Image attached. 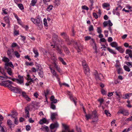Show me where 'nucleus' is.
Returning a JSON list of instances; mask_svg holds the SVG:
<instances>
[{
	"instance_id": "obj_1",
	"label": "nucleus",
	"mask_w": 132,
	"mask_h": 132,
	"mask_svg": "<svg viewBox=\"0 0 132 132\" xmlns=\"http://www.w3.org/2000/svg\"><path fill=\"white\" fill-rule=\"evenodd\" d=\"M64 39L68 45H70L72 43L73 44L75 48L78 52H80L82 50L83 47L79 41L76 42L73 40L70 41L68 36Z\"/></svg>"
},
{
	"instance_id": "obj_2",
	"label": "nucleus",
	"mask_w": 132,
	"mask_h": 132,
	"mask_svg": "<svg viewBox=\"0 0 132 132\" xmlns=\"http://www.w3.org/2000/svg\"><path fill=\"white\" fill-rule=\"evenodd\" d=\"M19 79H16L13 78L11 79V80L13 81H16V82L20 84H21L23 82V78L22 76H21L20 75L18 76Z\"/></svg>"
},
{
	"instance_id": "obj_3",
	"label": "nucleus",
	"mask_w": 132,
	"mask_h": 132,
	"mask_svg": "<svg viewBox=\"0 0 132 132\" xmlns=\"http://www.w3.org/2000/svg\"><path fill=\"white\" fill-rule=\"evenodd\" d=\"M36 22L35 24L38 26L40 28L43 27V24L42 20L41 19L39 18H37L36 19Z\"/></svg>"
},
{
	"instance_id": "obj_4",
	"label": "nucleus",
	"mask_w": 132,
	"mask_h": 132,
	"mask_svg": "<svg viewBox=\"0 0 132 132\" xmlns=\"http://www.w3.org/2000/svg\"><path fill=\"white\" fill-rule=\"evenodd\" d=\"M92 117H93V119L94 118L95 120H93L92 122H96L98 120V116L97 114V112L96 111H94L92 112Z\"/></svg>"
},
{
	"instance_id": "obj_5",
	"label": "nucleus",
	"mask_w": 132,
	"mask_h": 132,
	"mask_svg": "<svg viewBox=\"0 0 132 132\" xmlns=\"http://www.w3.org/2000/svg\"><path fill=\"white\" fill-rule=\"evenodd\" d=\"M14 53V50L13 48L9 49L7 52V55L9 58L11 59L13 57V55Z\"/></svg>"
},
{
	"instance_id": "obj_6",
	"label": "nucleus",
	"mask_w": 132,
	"mask_h": 132,
	"mask_svg": "<svg viewBox=\"0 0 132 132\" xmlns=\"http://www.w3.org/2000/svg\"><path fill=\"white\" fill-rule=\"evenodd\" d=\"M4 68L6 70V72L9 75L11 76H13V74L12 72V71L11 68L10 67H6Z\"/></svg>"
},
{
	"instance_id": "obj_7",
	"label": "nucleus",
	"mask_w": 132,
	"mask_h": 132,
	"mask_svg": "<svg viewBox=\"0 0 132 132\" xmlns=\"http://www.w3.org/2000/svg\"><path fill=\"white\" fill-rule=\"evenodd\" d=\"M62 126L64 128L65 130H63L62 132H74L73 130L70 131L67 125H65L63 123L62 124Z\"/></svg>"
},
{
	"instance_id": "obj_8",
	"label": "nucleus",
	"mask_w": 132,
	"mask_h": 132,
	"mask_svg": "<svg viewBox=\"0 0 132 132\" xmlns=\"http://www.w3.org/2000/svg\"><path fill=\"white\" fill-rule=\"evenodd\" d=\"M83 68L84 70V72L85 73L88 77L90 75L89 70L88 66Z\"/></svg>"
},
{
	"instance_id": "obj_9",
	"label": "nucleus",
	"mask_w": 132,
	"mask_h": 132,
	"mask_svg": "<svg viewBox=\"0 0 132 132\" xmlns=\"http://www.w3.org/2000/svg\"><path fill=\"white\" fill-rule=\"evenodd\" d=\"M21 92H22V95L23 97H24L28 101H30V98L28 96L26 93L25 92L21 91Z\"/></svg>"
},
{
	"instance_id": "obj_10",
	"label": "nucleus",
	"mask_w": 132,
	"mask_h": 132,
	"mask_svg": "<svg viewBox=\"0 0 132 132\" xmlns=\"http://www.w3.org/2000/svg\"><path fill=\"white\" fill-rule=\"evenodd\" d=\"M12 90H13L15 91V92L17 93L20 94L21 92V89L15 87L13 86V88L12 89Z\"/></svg>"
},
{
	"instance_id": "obj_11",
	"label": "nucleus",
	"mask_w": 132,
	"mask_h": 132,
	"mask_svg": "<svg viewBox=\"0 0 132 132\" xmlns=\"http://www.w3.org/2000/svg\"><path fill=\"white\" fill-rule=\"evenodd\" d=\"M59 126V124L57 122L55 123L54 124H52L50 126L51 129H53L55 128H57Z\"/></svg>"
},
{
	"instance_id": "obj_12",
	"label": "nucleus",
	"mask_w": 132,
	"mask_h": 132,
	"mask_svg": "<svg viewBox=\"0 0 132 132\" xmlns=\"http://www.w3.org/2000/svg\"><path fill=\"white\" fill-rule=\"evenodd\" d=\"M7 124L10 128L14 127V124L12 123V121L10 119L7 120Z\"/></svg>"
},
{
	"instance_id": "obj_13",
	"label": "nucleus",
	"mask_w": 132,
	"mask_h": 132,
	"mask_svg": "<svg viewBox=\"0 0 132 132\" xmlns=\"http://www.w3.org/2000/svg\"><path fill=\"white\" fill-rule=\"evenodd\" d=\"M68 94L70 98V99L72 101L74 102V103L75 105H76V98H73L72 96V94L69 92H68Z\"/></svg>"
},
{
	"instance_id": "obj_14",
	"label": "nucleus",
	"mask_w": 132,
	"mask_h": 132,
	"mask_svg": "<svg viewBox=\"0 0 132 132\" xmlns=\"http://www.w3.org/2000/svg\"><path fill=\"white\" fill-rule=\"evenodd\" d=\"M9 66L12 68H13L14 67V66L11 62H9L7 63H5V64L4 67H9Z\"/></svg>"
},
{
	"instance_id": "obj_15",
	"label": "nucleus",
	"mask_w": 132,
	"mask_h": 132,
	"mask_svg": "<svg viewBox=\"0 0 132 132\" xmlns=\"http://www.w3.org/2000/svg\"><path fill=\"white\" fill-rule=\"evenodd\" d=\"M50 100L52 102L51 103H55L57 102V100L56 99H55L54 97V96H52L50 98Z\"/></svg>"
},
{
	"instance_id": "obj_16",
	"label": "nucleus",
	"mask_w": 132,
	"mask_h": 132,
	"mask_svg": "<svg viewBox=\"0 0 132 132\" xmlns=\"http://www.w3.org/2000/svg\"><path fill=\"white\" fill-rule=\"evenodd\" d=\"M29 107L27 106L25 108V113L27 115V117L28 118L29 117Z\"/></svg>"
},
{
	"instance_id": "obj_17",
	"label": "nucleus",
	"mask_w": 132,
	"mask_h": 132,
	"mask_svg": "<svg viewBox=\"0 0 132 132\" xmlns=\"http://www.w3.org/2000/svg\"><path fill=\"white\" fill-rule=\"evenodd\" d=\"M18 114L16 112L13 111L11 112V117L12 118H17L16 116Z\"/></svg>"
},
{
	"instance_id": "obj_18",
	"label": "nucleus",
	"mask_w": 132,
	"mask_h": 132,
	"mask_svg": "<svg viewBox=\"0 0 132 132\" xmlns=\"http://www.w3.org/2000/svg\"><path fill=\"white\" fill-rule=\"evenodd\" d=\"M32 82L33 83L34 82V80L33 79H28L27 82L26 83L25 85L26 86H28L29 85L31 84Z\"/></svg>"
},
{
	"instance_id": "obj_19",
	"label": "nucleus",
	"mask_w": 132,
	"mask_h": 132,
	"mask_svg": "<svg viewBox=\"0 0 132 132\" xmlns=\"http://www.w3.org/2000/svg\"><path fill=\"white\" fill-rule=\"evenodd\" d=\"M49 53L50 54L51 56V58L52 60H53L54 62L56 60V56L53 53H50L49 52Z\"/></svg>"
},
{
	"instance_id": "obj_20",
	"label": "nucleus",
	"mask_w": 132,
	"mask_h": 132,
	"mask_svg": "<svg viewBox=\"0 0 132 132\" xmlns=\"http://www.w3.org/2000/svg\"><path fill=\"white\" fill-rule=\"evenodd\" d=\"M95 77L96 80L99 79L100 80H101V78H102L103 77V75L101 73L98 74Z\"/></svg>"
},
{
	"instance_id": "obj_21",
	"label": "nucleus",
	"mask_w": 132,
	"mask_h": 132,
	"mask_svg": "<svg viewBox=\"0 0 132 132\" xmlns=\"http://www.w3.org/2000/svg\"><path fill=\"white\" fill-rule=\"evenodd\" d=\"M33 51L34 54H35V57H37L39 55V53L37 50L35 48H34L33 49Z\"/></svg>"
},
{
	"instance_id": "obj_22",
	"label": "nucleus",
	"mask_w": 132,
	"mask_h": 132,
	"mask_svg": "<svg viewBox=\"0 0 132 132\" xmlns=\"http://www.w3.org/2000/svg\"><path fill=\"white\" fill-rule=\"evenodd\" d=\"M39 76L41 78L43 77V72L42 70L37 71Z\"/></svg>"
},
{
	"instance_id": "obj_23",
	"label": "nucleus",
	"mask_w": 132,
	"mask_h": 132,
	"mask_svg": "<svg viewBox=\"0 0 132 132\" xmlns=\"http://www.w3.org/2000/svg\"><path fill=\"white\" fill-rule=\"evenodd\" d=\"M90 39V44H92L93 46L94 45L95 46V47H93L94 48L96 49V46L94 39L93 38L91 39Z\"/></svg>"
},
{
	"instance_id": "obj_24",
	"label": "nucleus",
	"mask_w": 132,
	"mask_h": 132,
	"mask_svg": "<svg viewBox=\"0 0 132 132\" xmlns=\"http://www.w3.org/2000/svg\"><path fill=\"white\" fill-rule=\"evenodd\" d=\"M116 49L119 51L121 53H123L124 51V50L122 49L120 46H117L116 48Z\"/></svg>"
},
{
	"instance_id": "obj_25",
	"label": "nucleus",
	"mask_w": 132,
	"mask_h": 132,
	"mask_svg": "<svg viewBox=\"0 0 132 132\" xmlns=\"http://www.w3.org/2000/svg\"><path fill=\"white\" fill-rule=\"evenodd\" d=\"M111 46L115 48L117 47L118 46V44L116 42H113L111 43L110 44Z\"/></svg>"
},
{
	"instance_id": "obj_26",
	"label": "nucleus",
	"mask_w": 132,
	"mask_h": 132,
	"mask_svg": "<svg viewBox=\"0 0 132 132\" xmlns=\"http://www.w3.org/2000/svg\"><path fill=\"white\" fill-rule=\"evenodd\" d=\"M47 122L46 119L44 118L41 120L39 122V123L41 125L43 124L44 123H46Z\"/></svg>"
},
{
	"instance_id": "obj_27",
	"label": "nucleus",
	"mask_w": 132,
	"mask_h": 132,
	"mask_svg": "<svg viewBox=\"0 0 132 132\" xmlns=\"http://www.w3.org/2000/svg\"><path fill=\"white\" fill-rule=\"evenodd\" d=\"M85 116L86 120H88L89 119H90L92 117V115L90 114H85Z\"/></svg>"
},
{
	"instance_id": "obj_28",
	"label": "nucleus",
	"mask_w": 132,
	"mask_h": 132,
	"mask_svg": "<svg viewBox=\"0 0 132 132\" xmlns=\"http://www.w3.org/2000/svg\"><path fill=\"white\" fill-rule=\"evenodd\" d=\"M51 72L53 73V75L55 76L59 80L60 79L59 78L58 75L57 74L55 71L54 70H52V71Z\"/></svg>"
},
{
	"instance_id": "obj_29",
	"label": "nucleus",
	"mask_w": 132,
	"mask_h": 132,
	"mask_svg": "<svg viewBox=\"0 0 132 132\" xmlns=\"http://www.w3.org/2000/svg\"><path fill=\"white\" fill-rule=\"evenodd\" d=\"M2 60L3 62H5L6 63L9 62L10 61L9 58L5 57H3Z\"/></svg>"
},
{
	"instance_id": "obj_30",
	"label": "nucleus",
	"mask_w": 132,
	"mask_h": 132,
	"mask_svg": "<svg viewBox=\"0 0 132 132\" xmlns=\"http://www.w3.org/2000/svg\"><path fill=\"white\" fill-rule=\"evenodd\" d=\"M57 114L56 113H53L51 114V119L52 120H53L55 118V116H56Z\"/></svg>"
},
{
	"instance_id": "obj_31",
	"label": "nucleus",
	"mask_w": 132,
	"mask_h": 132,
	"mask_svg": "<svg viewBox=\"0 0 132 132\" xmlns=\"http://www.w3.org/2000/svg\"><path fill=\"white\" fill-rule=\"evenodd\" d=\"M60 0H55L54 2V4L55 6H58L60 4Z\"/></svg>"
},
{
	"instance_id": "obj_32",
	"label": "nucleus",
	"mask_w": 132,
	"mask_h": 132,
	"mask_svg": "<svg viewBox=\"0 0 132 132\" xmlns=\"http://www.w3.org/2000/svg\"><path fill=\"white\" fill-rule=\"evenodd\" d=\"M37 2V0H32L30 5L32 6H34Z\"/></svg>"
},
{
	"instance_id": "obj_33",
	"label": "nucleus",
	"mask_w": 132,
	"mask_h": 132,
	"mask_svg": "<svg viewBox=\"0 0 132 132\" xmlns=\"http://www.w3.org/2000/svg\"><path fill=\"white\" fill-rule=\"evenodd\" d=\"M0 128L1 132H6V131H5L4 130L6 128L4 126L2 127L0 125Z\"/></svg>"
},
{
	"instance_id": "obj_34",
	"label": "nucleus",
	"mask_w": 132,
	"mask_h": 132,
	"mask_svg": "<svg viewBox=\"0 0 132 132\" xmlns=\"http://www.w3.org/2000/svg\"><path fill=\"white\" fill-rule=\"evenodd\" d=\"M107 49L108 51L111 53L114 54H116V53L114 50L110 48L109 47L107 48Z\"/></svg>"
},
{
	"instance_id": "obj_35",
	"label": "nucleus",
	"mask_w": 132,
	"mask_h": 132,
	"mask_svg": "<svg viewBox=\"0 0 132 132\" xmlns=\"http://www.w3.org/2000/svg\"><path fill=\"white\" fill-rule=\"evenodd\" d=\"M40 129L43 131H44V129H45L47 131L49 130L48 127L45 125L42 126Z\"/></svg>"
},
{
	"instance_id": "obj_36",
	"label": "nucleus",
	"mask_w": 132,
	"mask_h": 132,
	"mask_svg": "<svg viewBox=\"0 0 132 132\" xmlns=\"http://www.w3.org/2000/svg\"><path fill=\"white\" fill-rule=\"evenodd\" d=\"M64 51L65 52L66 54H68L70 52L69 50H68L67 48L65 46H64L63 47Z\"/></svg>"
},
{
	"instance_id": "obj_37",
	"label": "nucleus",
	"mask_w": 132,
	"mask_h": 132,
	"mask_svg": "<svg viewBox=\"0 0 132 132\" xmlns=\"http://www.w3.org/2000/svg\"><path fill=\"white\" fill-rule=\"evenodd\" d=\"M81 62L82 63V65L83 67L88 66L86 62L85 61L83 60L81 61Z\"/></svg>"
},
{
	"instance_id": "obj_38",
	"label": "nucleus",
	"mask_w": 132,
	"mask_h": 132,
	"mask_svg": "<svg viewBox=\"0 0 132 132\" xmlns=\"http://www.w3.org/2000/svg\"><path fill=\"white\" fill-rule=\"evenodd\" d=\"M2 85L6 87L7 85H8V82L7 81V80L5 81H2Z\"/></svg>"
},
{
	"instance_id": "obj_39",
	"label": "nucleus",
	"mask_w": 132,
	"mask_h": 132,
	"mask_svg": "<svg viewBox=\"0 0 132 132\" xmlns=\"http://www.w3.org/2000/svg\"><path fill=\"white\" fill-rule=\"evenodd\" d=\"M14 55L17 58H19L20 57V55L19 54L18 52L16 51H14Z\"/></svg>"
},
{
	"instance_id": "obj_40",
	"label": "nucleus",
	"mask_w": 132,
	"mask_h": 132,
	"mask_svg": "<svg viewBox=\"0 0 132 132\" xmlns=\"http://www.w3.org/2000/svg\"><path fill=\"white\" fill-rule=\"evenodd\" d=\"M59 60L62 63V64L64 65H66V63L64 61L62 58L61 57L59 58Z\"/></svg>"
},
{
	"instance_id": "obj_41",
	"label": "nucleus",
	"mask_w": 132,
	"mask_h": 132,
	"mask_svg": "<svg viewBox=\"0 0 132 132\" xmlns=\"http://www.w3.org/2000/svg\"><path fill=\"white\" fill-rule=\"evenodd\" d=\"M53 7V6L52 5H50L47 7L46 10L47 11L49 12L52 10Z\"/></svg>"
},
{
	"instance_id": "obj_42",
	"label": "nucleus",
	"mask_w": 132,
	"mask_h": 132,
	"mask_svg": "<svg viewBox=\"0 0 132 132\" xmlns=\"http://www.w3.org/2000/svg\"><path fill=\"white\" fill-rule=\"evenodd\" d=\"M123 68L125 70L128 72H129L130 71V69L127 66L124 65L123 67Z\"/></svg>"
},
{
	"instance_id": "obj_43",
	"label": "nucleus",
	"mask_w": 132,
	"mask_h": 132,
	"mask_svg": "<svg viewBox=\"0 0 132 132\" xmlns=\"http://www.w3.org/2000/svg\"><path fill=\"white\" fill-rule=\"evenodd\" d=\"M4 20L7 23H9L10 21L8 17L6 16L4 18Z\"/></svg>"
},
{
	"instance_id": "obj_44",
	"label": "nucleus",
	"mask_w": 132,
	"mask_h": 132,
	"mask_svg": "<svg viewBox=\"0 0 132 132\" xmlns=\"http://www.w3.org/2000/svg\"><path fill=\"white\" fill-rule=\"evenodd\" d=\"M61 35L64 38H65L68 36L66 33L64 32L61 33Z\"/></svg>"
},
{
	"instance_id": "obj_45",
	"label": "nucleus",
	"mask_w": 132,
	"mask_h": 132,
	"mask_svg": "<svg viewBox=\"0 0 132 132\" xmlns=\"http://www.w3.org/2000/svg\"><path fill=\"white\" fill-rule=\"evenodd\" d=\"M0 72H1L2 75H3L5 77H4V78H5V79H7V78H8V77L6 75V73H5L3 71H1V70H0Z\"/></svg>"
},
{
	"instance_id": "obj_46",
	"label": "nucleus",
	"mask_w": 132,
	"mask_h": 132,
	"mask_svg": "<svg viewBox=\"0 0 132 132\" xmlns=\"http://www.w3.org/2000/svg\"><path fill=\"white\" fill-rule=\"evenodd\" d=\"M132 53V51L129 49H127L126 51V54H131Z\"/></svg>"
},
{
	"instance_id": "obj_47",
	"label": "nucleus",
	"mask_w": 132,
	"mask_h": 132,
	"mask_svg": "<svg viewBox=\"0 0 132 132\" xmlns=\"http://www.w3.org/2000/svg\"><path fill=\"white\" fill-rule=\"evenodd\" d=\"M18 6L21 10H22L24 9L23 5L22 4H18Z\"/></svg>"
},
{
	"instance_id": "obj_48",
	"label": "nucleus",
	"mask_w": 132,
	"mask_h": 132,
	"mask_svg": "<svg viewBox=\"0 0 132 132\" xmlns=\"http://www.w3.org/2000/svg\"><path fill=\"white\" fill-rule=\"evenodd\" d=\"M117 70L118 73V74H120V73H123L122 71V69L121 68H119L118 69H117Z\"/></svg>"
},
{
	"instance_id": "obj_49",
	"label": "nucleus",
	"mask_w": 132,
	"mask_h": 132,
	"mask_svg": "<svg viewBox=\"0 0 132 132\" xmlns=\"http://www.w3.org/2000/svg\"><path fill=\"white\" fill-rule=\"evenodd\" d=\"M50 91L48 89H47L46 90V92H44V93L45 94V96L46 99H47L46 95H48Z\"/></svg>"
},
{
	"instance_id": "obj_50",
	"label": "nucleus",
	"mask_w": 132,
	"mask_h": 132,
	"mask_svg": "<svg viewBox=\"0 0 132 132\" xmlns=\"http://www.w3.org/2000/svg\"><path fill=\"white\" fill-rule=\"evenodd\" d=\"M13 85L9 84H8L6 86V87H8L9 88H10L11 90H12V89L13 88Z\"/></svg>"
},
{
	"instance_id": "obj_51",
	"label": "nucleus",
	"mask_w": 132,
	"mask_h": 132,
	"mask_svg": "<svg viewBox=\"0 0 132 132\" xmlns=\"http://www.w3.org/2000/svg\"><path fill=\"white\" fill-rule=\"evenodd\" d=\"M98 101L100 102V105H101L102 103L104 102V100L102 98H101L98 99Z\"/></svg>"
},
{
	"instance_id": "obj_52",
	"label": "nucleus",
	"mask_w": 132,
	"mask_h": 132,
	"mask_svg": "<svg viewBox=\"0 0 132 132\" xmlns=\"http://www.w3.org/2000/svg\"><path fill=\"white\" fill-rule=\"evenodd\" d=\"M105 114L107 115V116H110V115L111 114H110V113L108 111L106 110H105Z\"/></svg>"
},
{
	"instance_id": "obj_53",
	"label": "nucleus",
	"mask_w": 132,
	"mask_h": 132,
	"mask_svg": "<svg viewBox=\"0 0 132 132\" xmlns=\"http://www.w3.org/2000/svg\"><path fill=\"white\" fill-rule=\"evenodd\" d=\"M37 71L41 70H42L40 65V64H38L37 65Z\"/></svg>"
},
{
	"instance_id": "obj_54",
	"label": "nucleus",
	"mask_w": 132,
	"mask_h": 132,
	"mask_svg": "<svg viewBox=\"0 0 132 132\" xmlns=\"http://www.w3.org/2000/svg\"><path fill=\"white\" fill-rule=\"evenodd\" d=\"M58 52L60 54H61L62 53V50H61L60 48H59L58 47H57L56 49Z\"/></svg>"
},
{
	"instance_id": "obj_55",
	"label": "nucleus",
	"mask_w": 132,
	"mask_h": 132,
	"mask_svg": "<svg viewBox=\"0 0 132 132\" xmlns=\"http://www.w3.org/2000/svg\"><path fill=\"white\" fill-rule=\"evenodd\" d=\"M53 104L51 103V108L53 110H54L55 109V106Z\"/></svg>"
},
{
	"instance_id": "obj_56",
	"label": "nucleus",
	"mask_w": 132,
	"mask_h": 132,
	"mask_svg": "<svg viewBox=\"0 0 132 132\" xmlns=\"http://www.w3.org/2000/svg\"><path fill=\"white\" fill-rule=\"evenodd\" d=\"M47 20L45 19H44V24L45 26H47Z\"/></svg>"
},
{
	"instance_id": "obj_57",
	"label": "nucleus",
	"mask_w": 132,
	"mask_h": 132,
	"mask_svg": "<svg viewBox=\"0 0 132 132\" xmlns=\"http://www.w3.org/2000/svg\"><path fill=\"white\" fill-rule=\"evenodd\" d=\"M84 38L85 41H87L91 39V37L89 36H86Z\"/></svg>"
},
{
	"instance_id": "obj_58",
	"label": "nucleus",
	"mask_w": 132,
	"mask_h": 132,
	"mask_svg": "<svg viewBox=\"0 0 132 132\" xmlns=\"http://www.w3.org/2000/svg\"><path fill=\"white\" fill-rule=\"evenodd\" d=\"M26 128L27 131H28L30 130L31 127L29 125H27L26 127Z\"/></svg>"
},
{
	"instance_id": "obj_59",
	"label": "nucleus",
	"mask_w": 132,
	"mask_h": 132,
	"mask_svg": "<svg viewBox=\"0 0 132 132\" xmlns=\"http://www.w3.org/2000/svg\"><path fill=\"white\" fill-rule=\"evenodd\" d=\"M59 84L60 86H61L62 85H64V86H66L68 87H69V86L68 84L66 83H63L62 84H60V82H59Z\"/></svg>"
},
{
	"instance_id": "obj_60",
	"label": "nucleus",
	"mask_w": 132,
	"mask_h": 132,
	"mask_svg": "<svg viewBox=\"0 0 132 132\" xmlns=\"http://www.w3.org/2000/svg\"><path fill=\"white\" fill-rule=\"evenodd\" d=\"M101 93L103 95L106 94V92L104 89H101Z\"/></svg>"
},
{
	"instance_id": "obj_61",
	"label": "nucleus",
	"mask_w": 132,
	"mask_h": 132,
	"mask_svg": "<svg viewBox=\"0 0 132 132\" xmlns=\"http://www.w3.org/2000/svg\"><path fill=\"white\" fill-rule=\"evenodd\" d=\"M97 32L99 34H101L102 32V30L101 27H98L97 28Z\"/></svg>"
},
{
	"instance_id": "obj_62",
	"label": "nucleus",
	"mask_w": 132,
	"mask_h": 132,
	"mask_svg": "<svg viewBox=\"0 0 132 132\" xmlns=\"http://www.w3.org/2000/svg\"><path fill=\"white\" fill-rule=\"evenodd\" d=\"M82 8L84 10H88V7L85 5L83 6L82 7Z\"/></svg>"
},
{
	"instance_id": "obj_63",
	"label": "nucleus",
	"mask_w": 132,
	"mask_h": 132,
	"mask_svg": "<svg viewBox=\"0 0 132 132\" xmlns=\"http://www.w3.org/2000/svg\"><path fill=\"white\" fill-rule=\"evenodd\" d=\"M115 93L116 95L118 97V98H120V92H119L118 93L117 91H116L115 92Z\"/></svg>"
},
{
	"instance_id": "obj_64",
	"label": "nucleus",
	"mask_w": 132,
	"mask_h": 132,
	"mask_svg": "<svg viewBox=\"0 0 132 132\" xmlns=\"http://www.w3.org/2000/svg\"><path fill=\"white\" fill-rule=\"evenodd\" d=\"M124 116H126L128 114V112L127 111L124 110V111L123 113V114Z\"/></svg>"
}]
</instances>
